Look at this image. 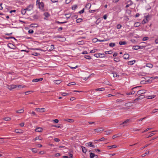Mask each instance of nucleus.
Returning <instances> with one entry per match:
<instances>
[{"mask_svg": "<svg viewBox=\"0 0 158 158\" xmlns=\"http://www.w3.org/2000/svg\"><path fill=\"white\" fill-rule=\"evenodd\" d=\"M36 5L41 10H43L44 7V3L43 2H40V0H37Z\"/></svg>", "mask_w": 158, "mask_h": 158, "instance_id": "f257e3e1", "label": "nucleus"}, {"mask_svg": "<svg viewBox=\"0 0 158 158\" xmlns=\"http://www.w3.org/2000/svg\"><path fill=\"white\" fill-rule=\"evenodd\" d=\"M17 87L19 88H20L21 87L22 88H23V87H21V86L20 85H9L8 86V89H10V90H12V89H14L15 88Z\"/></svg>", "mask_w": 158, "mask_h": 158, "instance_id": "f03ea898", "label": "nucleus"}, {"mask_svg": "<svg viewBox=\"0 0 158 158\" xmlns=\"http://www.w3.org/2000/svg\"><path fill=\"white\" fill-rule=\"evenodd\" d=\"M94 56L97 58H102L105 57V55L104 53H96Z\"/></svg>", "mask_w": 158, "mask_h": 158, "instance_id": "7ed1b4c3", "label": "nucleus"}, {"mask_svg": "<svg viewBox=\"0 0 158 158\" xmlns=\"http://www.w3.org/2000/svg\"><path fill=\"white\" fill-rule=\"evenodd\" d=\"M103 129L102 127H99L97 129H95L94 130V133H98L99 132H100L103 131Z\"/></svg>", "mask_w": 158, "mask_h": 158, "instance_id": "20e7f679", "label": "nucleus"}, {"mask_svg": "<svg viewBox=\"0 0 158 158\" xmlns=\"http://www.w3.org/2000/svg\"><path fill=\"white\" fill-rule=\"evenodd\" d=\"M146 92V90L145 89H141L137 91V95H141L143 94H145Z\"/></svg>", "mask_w": 158, "mask_h": 158, "instance_id": "39448f33", "label": "nucleus"}, {"mask_svg": "<svg viewBox=\"0 0 158 158\" xmlns=\"http://www.w3.org/2000/svg\"><path fill=\"white\" fill-rule=\"evenodd\" d=\"M140 87V86H138L132 88L130 92H131V94L132 95L134 94L135 92H136V91H135V89H137Z\"/></svg>", "mask_w": 158, "mask_h": 158, "instance_id": "423d86ee", "label": "nucleus"}, {"mask_svg": "<svg viewBox=\"0 0 158 158\" xmlns=\"http://www.w3.org/2000/svg\"><path fill=\"white\" fill-rule=\"evenodd\" d=\"M33 8V5H32L30 4V5H29L28 6H27V8H26L25 9L26 10H28V11H29L31 10H32Z\"/></svg>", "mask_w": 158, "mask_h": 158, "instance_id": "0eeeda50", "label": "nucleus"}, {"mask_svg": "<svg viewBox=\"0 0 158 158\" xmlns=\"http://www.w3.org/2000/svg\"><path fill=\"white\" fill-rule=\"evenodd\" d=\"M44 108H36L35 109V110L40 112H44L45 111Z\"/></svg>", "mask_w": 158, "mask_h": 158, "instance_id": "6e6552de", "label": "nucleus"}, {"mask_svg": "<svg viewBox=\"0 0 158 158\" xmlns=\"http://www.w3.org/2000/svg\"><path fill=\"white\" fill-rule=\"evenodd\" d=\"M131 120L130 119H127L125 121L123 122V123L124 124V125H123V127H124L125 126H127V123H129L130 121Z\"/></svg>", "mask_w": 158, "mask_h": 158, "instance_id": "1a4fd4ad", "label": "nucleus"}, {"mask_svg": "<svg viewBox=\"0 0 158 158\" xmlns=\"http://www.w3.org/2000/svg\"><path fill=\"white\" fill-rule=\"evenodd\" d=\"M85 145L86 146H89L93 148H94L95 147V146L94 145L92 144V142H89V143H86Z\"/></svg>", "mask_w": 158, "mask_h": 158, "instance_id": "9d476101", "label": "nucleus"}, {"mask_svg": "<svg viewBox=\"0 0 158 158\" xmlns=\"http://www.w3.org/2000/svg\"><path fill=\"white\" fill-rule=\"evenodd\" d=\"M133 102H129L125 104V106L127 107H129L133 106Z\"/></svg>", "mask_w": 158, "mask_h": 158, "instance_id": "9b49d317", "label": "nucleus"}, {"mask_svg": "<svg viewBox=\"0 0 158 158\" xmlns=\"http://www.w3.org/2000/svg\"><path fill=\"white\" fill-rule=\"evenodd\" d=\"M144 98V95H141L139 96L138 97L136 98L135 99L134 101L136 100H139L140 99H142Z\"/></svg>", "mask_w": 158, "mask_h": 158, "instance_id": "f8f14e48", "label": "nucleus"}, {"mask_svg": "<svg viewBox=\"0 0 158 158\" xmlns=\"http://www.w3.org/2000/svg\"><path fill=\"white\" fill-rule=\"evenodd\" d=\"M43 80V78H40L39 79H35L32 80V81L34 82H37L38 81H41Z\"/></svg>", "mask_w": 158, "mask_h": 158, "instance_id": "ddd939ff", "label": "nucleus"}, {"mask_svg": "<svg viewBox=\"0 0 158 158\" xmlns=\"http://www.w3.org/2000/svg\"><path fill=\"white\" fill-rule=\"evenodd\" d=\"M43 129L41 127H38L35 129V131L37 132H41L42 131Z\"/></svg>", "mask_w": 158, "mask_h": 158, "instance_id": "4468645a", "label": "nucleus"}, {"mask_svg": "<svg viewBox=\"0 0 158 158\" xmlns=\"http://www.w3.org/2000/svg\"><path fill=\"white\" fill-rule=\"evenodd\" d=\"M155 96H156L154 95H149L146 96V98L148 99H152L155 98Z\"/></svg>", "mask_w": 158, "mask_h": 158, "instance_id": "2eb2a0df", "label": "nucleus"}, {"mask_svg": "<svg viewBox=\"0 0 158 158\" xmlns=\"http://www.w3.org/2000/svg\"><path fill=\"white\" fill-rule=\"evenodd\" d=\"M135 61L134 60L128 62V65H131L135 63Z\"/></svg>", "mask_w": 158, "mask_h": 158, "instance_id": "dca6fc26", "label": "nucleus"}, {"mask_svg": "<svg viewBox=\"0 0 158 158\" xmlns=\"http://www.w3.org/2000/svg\"><path fill=\"white\" fill-rule=\"evenodd\" d=\"M54 83L57 85H58L60 84L61 82V80H55L53 81Z\"/></svg>", "mask_w": 158, "mask_h": 158, "instance_id": "f3484780", "label": "nucleus"}, {"mask_svg": "<svg viewBox=\"0 0 158 158\" xmlns=\"http://www.w3.org/2000/svg\"><path fill=\"white\" fill-rule=\"evenodd\" d=\"M140 47L139 46L136 45L133 47L132 49L134 50H137L140 49Z\"/></svg>", "mask_w": 158, "mask_h": 158, "instance_id": "a211bd4d", "label": "nucleus"}, {"mask_svg": "<svg viewBox=\"0 0 158 158\" xmlns=\"http://www.w3.org/2000/svg\"><path fill=\"white\" fill-rule=\"evenodd\" d=\"M24 110L23 109H21L16 111V112L19 114H21L23 113L24 112Z\"/></svg>", "mask_w": 158, "mask_h": 158, "instance_id": "6ab92c4d", "label": "nucleus"}, {"mask_svg": "<svg viewBox=\"0 0 158 158\" xmlns=\"http://www.w3.org/2000/svg\"><path fill=\"white\" fill-rule=\"evenodd\" d=\"M117 147V146H116L115 145H111V146H108L107 147H108V148L110 149L112 148H116Z\"/></svg>", "mask_w": 158, "mask_h": 158, "instance_id": "aec40b11", "label": "nucleus"}, {"mask_svg": "<svg viewBox=\"0 0 158 158\" xmlns=\"http://www.w3.org/2000/svg\"><path fill=\"white\" fill-rule=\"evenodd\" d=\"M81 148H82V152L83 153H85L87 152V150L83 146H81Z\"/></svg>", "mask_w": 158, "mask_h": 158, "instance_id": "412c9836", "label": "nucleus"}, {"mask_svg": "<svg viewBox=\"0 0 158 158\" xmlns=\"http://www.w3.org/2000/svg\"><path fill=\"white\" fill-rule=\"evenodd\" d=\"M105 90V89L104 88H97L95 89L96 91H104Z\"/></svg>", "mask_w": 158, "mask_h": 158, "instance_id": "4be33fe9", "label": "nucleus"}, {"mask_svg": "<svg viewBox=\"0 0 158 158\" xmlns=\"http://www.w3.org/2000/svg\"><path fill=\"white\" fill-rule=\"evenodd\" d=\"M123 57L125 59H128V58L129 57V55L128 54H125L124 55Z\"/></svg>", "mask_w": 158, "mask_h": 158, "instance_id": "5701e85b", "label": "nucleus"}, {"mask_svg": "<svg viewBox=\"0 0 158 158\" xmlns=\"http://www.w3.org/2000/svg\"><path fill=\"white\" fill-rule=\"evenodd\" d=\"M90 7H91V5H90L88 3V4H87L86 5V6L85 7V8L87 9L88 10L90 8Z\"/></svg>", "mask_w": 158, "mask_h": 158, "instance_id": "b1692460", "label": "nucleus"}, {"mask_svg": "<svg viewBox=\"0 0 158 158\" xmlns=\"http://www.w3.org/2000/svg\"><path fill=\"white\" fill-rule=\"evenodd\" d=\"M119 45H126L127 44V42L126 41H119Z\"/></svg>", "mask_w": 158, "mask_h": 158, "instance_id": "393cba45", "label": "nucleus"}, {"mask_svg": "<svg viewBox=\"0 0 158 158\" xmlns=\"http://www.w3.org/2000/svg\"><path fill=\"white\" fill-rule=\"evenodd\" d=\"M95 155L94 153H90L89 154V157L90 158H94Z\"/></svg>", "mask_w": 158, "mask_h": 158, "instance_id": "a878e982", "label": "nucleus"}, {"mask_svg": "<svg viewBox=\"0 0 158 158\" xmlns=\"http://www.w3.org/2000/svg\"><path fill=\"white\" fill-rule=\"evenodd\" d=\"M6 39H14L15 40H16V41H17V40L13 36H10V37H6Z\"/></svg>", "mask_w": 158, "mask_h": 158, "instance_id": "bb28decb", "label": "nucleus"}, {"mask_svg": "<svg viewBox=\"0 0 158 158\" xmlns=\"http://www.w3.org/2000/svg\"><path fill=\"white\" fill-rule=\"evenodd\" d=\"M55 49L54 46V45L52 44L50 46V48L49 49V51H51Z\"/></svg>", "mask_w": 158, "mask_h": 158, "instance_id": "cd10ccee", "label": "nucleus"}, {"mask_svg": "<svg viewBox=\"0 0 158 158\" xmlns=\"http://www.w3.org/2000/svg\"><path fill=\"white\" fill-rule=\"evenodd\" d=\"M77 8V6L76 5H73L72 7V9L73 10H74Z\"/></svg>", "mask_w": 158, "mask_h": 158, "instance_id": "c85d7f7f", "label": "nucleus"}, {"mask_svg": "<svg viewBox=\"0 0 158 158\" xmlns=\"http://www.w3.org/2000/svg\"><path fill=\"white\" fill-rule=\"evenodd\" d=\"M146 66L149 68H152L153 67V65L151 64H146Z\"/></svg>", "mask_w": 158, "mask_h": 158, "instance_id": "c756f323", "label": "nucleus"}, {"mask_svg": "<svg viewBox=\"0 0 158 158\" xmlns=\"http://www.w3.org/2000/svg\"><path fill=\"white\" fill-rule=\"evenodd\" d=\"M65 121H67L68 122H70V123H72L73 122L74 120L72 119H68L65 120Z\"/></svg>", "mask_w": 158, "mask_h": 158, "instance_id": "7c9ffc66", "label": "nucleus"}, {"mask_svg": "<svg viewBox=\"0 0 158 158\" xmlns=\"http://www.w3.org/2000/svg\"><path fill=\"white\" fill-rule=\"evenodd\" d=\"M3 119L5 121H9L11 119V118L10 117H5L3 118Z\"/></svg>", "mask_w": 158, "mask_h": 158, "instance_id": "2f4dec72", "label": "nucleus"}, {"mask_svg": "<svg viewBox=\"0 0 158 158\" xmlns=\"http://www.w3.org/2000/svg\"><path fill=\"white\" fill-rule=\"evenodd\" d=\"M26 10L25 9H23L21 10V13L23 15H24L26 13Z\"/></svg>", "mask_w": 158, "mask_h": 158, "instance_id": "473e14b6", "label": "nucleus"}, {"mask_svg": "<svg viewBox=\"0 0 158 158\" xmlns=\"http://www.w3.org/2000/svg\"><path fill=\"white\" fill-rule=\"evenodd\" d=\"M84 43V42L83 41H79L77 42V44L78 45H82Z\"/></svg>", "mask_w": 158, "mask_h": 158, "instance_id": "72a5a7b5", "label": "nucleus"}, {"mask_svg": "<svg viewBox=\"0 0 158 158\" xmlns=\"http://www.w3.org/2000/svg\"><path fill=\"white\" fill-rule=\"evenodd\" d=\"M147 16H146V18ZM148 22V20L146 18L145 19H143L142 22V24H144Z\"/></svg>", "mask_w": 158, "mask_h": 158, "instance_id": "f704fd0d", "label": "nucleus"}, {"mask_svg": "<svg viewBox=\"0 0 158 158\" xmlns=\"http://www.w3.org/2000/svg\"><path fill=\"white\" fill-rule=\"evenodd\" d=\"M56 23H58V24H63V23H67V21H65L64 22H60L59 21H56Z\"/></svg>", "mask_w": 158, "mask_h": 158, "instance_id": "c9c22d12", "label": "nucleus"}, {"mask_svg": "<svg viewBox=\"0 0 158 158\" xmlns=\"http://www.w3.org/2000/svg\"><path fill=\"white\" fill-rule=\"evenodd\" d=\"M115 46V43H111L109 44V46L110 47H113Z\"/></svg>", "mask_w": 158, "mask_h": 158, "instance_id": "e433bc0d", "label": "nucleus"}, {"mask_svg": "<svg viewBox=\"0 0 158 158\" xmlns=\"http://www.w3.org/2000/svg\"><path fill=\"white\" fill-rule=\"evenodd\" d=\"M157 111H158V109H155L153 110L151 113L152 114L154 113Z\"/></svg>", "mask_w": 158, "mask_h": 158, "instance_id": "4c0bfd02", "label": "nucleus"}, {"mask_svg": "<svg viewBox=\"0 0 158 158\" xmlns=\"http://www.w3.org/2000/svg\"><path fill=\"white\" fill-rule=\"evenodd\" d=\"M75 84H76V83L75 82H72L69 83L67 85L68 86H71V85H75Z\"/></svg>", "mask_w": 158, "mask_h": 158, "instance_id": "58836bf2", "label": "nucleus"}, {"mask_svg": "<svg viewBox=\"0 0 158 158\" xmlns=\"http://www.w3.org/2000/svg\"><path fill=\"white\" fill-rule=\"evenodd\" d=\"M44 15L46 17H48L50 15V14L47 12H45L44 14Z\"/></svg>", "mask_w": 158, "mask_h": 158, "instance_id": "ea45409f", "label": "nucleus"}, {"mask_svg": "<svg viewBox=\"0 0 158 158\" xmlns=\"http://www.w3.org/2000/svg\"><path fill=\"white\" fill-rule=\"evenodd\" d=\"M82 20V19L79 18V19H77L76 22H77V23H79L80 22H81Z\"/></svg>", "mask_w": 158, "mask_h": 158, "instance_id": "a19ab883", "label": "nucleus"}, {"mask_svg": "<svg viewBox=\"0 0 158 158\" xmlns=\"http://www.w3.org/2000/svg\"><path fill=\"white\" fill-rule=\"evenodd\" d=\"M32 55L34 56H37L40 55V54L36 52H34L32 53Z\"/></svg>", "mask_w": 158, "mask_h": 158, "instance_id": "79ce46f5", "label": "nucleus"}, {"mask_svg": "<svg viewBox=\"0 0 158 158\" xmlns=\"http://www.w3.org/2000/svg\"><path fill=\"white\" fill-rule=\"evenodd\" d=\"M32 152L34 153H36L37 152V150L35 148H32L31 149Z\"/></svg>", "mask_w": 158, "mask_h": 158, "instance_id": "37998d69", "label": "nucleus"}, {"mask_svg": "<svg viewBox=\"0 0 158 158\" xmlns=\"http://www.w3.org/2000/svg\"><path fill=\"white\" fill-rule=\"evenodd\" d=\"M114 60L115 62H118L120 61V60L118 58L115 57L114 58Z\"/></svg>", "mask_w": 158, "mask_h": 158, "instance_id": "c03bdc74", "label": "nucleus"}, {"mask_svg": "<svg viewBox=\"0 0 158 158\" xmlns=\"http://www.w3.org/2000/svg\"><path fill=\"white\" fill-rule=\"evenodd\" d=\"M149 151H148V152H146L145 153H144L142 155V157L145 156L146 155H147V154H148L149 153Z\"/></svg>", "mask_w": 158, "mask_h": 158, "instance_id": "a18cd8bd", "label": "nucleus"}, {"mask_svg": "<svg viewBox=\"0 0 158 158\" xmlns=\"http://www.w3.org/2000/svg\"><path fill=\"white\" fill-rule=\"evenodd\" d=\"M84 57L86 59H87L89 60V59H91V57L90 56H88V55L85 56Z\"/></svg>", "mask_w": 158, "mask_h": 158, "instance_id": "49530a36", "label": "nucleus"}, {"mask_svg": "<svg viewBox=\"0 0 158 158\" xmlns=\"http://www.w3.org/2000/svg\"><path fill=\"white\" fill-rule=\"evenodd\" d=\"M122 27V25L120 24H118L117 25V28L118 29H120Z\"/></svg>", "mask_w": 158, "mask_h": 158, "instance_id": "de8ad7c7", "label": "nucleus"}, {"mask_svg": "<svg viewBox=\"0 0 158 158\" xmlns=\"http://www.w3.org/2000/svg\"><path fill=\"white\" fill-rule=\"evenodd\" d=\"M65 16H66V18L67 19L69 18L71 16L70 14H66L65 15Z\"/></svg>", "mask_w": 158, "mask_h": 158, "instance_id": "09e8293b", "label": "nucleus"}, {"mask_svg": "<svg viewBox=\"0 0 158 158\" xmlns=\"http://www.w3.org/2000/svg\"><path fill=\"white\" fill-rule=\"evenodd\" d=\"M148 37H144L143 38V41H146L147 40H148Z\"/></svg>", "mask_w": 158, "mask_h": 158, "instance_id": "8fccbe9b", "label": "nucleus"}, {"mask_svg": "<svg viewBox=\"0 0 158 158\" xmlns=\"http://www.w3.org/2000/svg\"><path fill=\"white\" fill-rule=\"evenodd\" d=\"M111 133L110 131H106L105 133V135H108Z\"/></svg>", "mask_w": 158, "mask_h": 158, "instance_id": "3c124183", "label": "nucleus"}, {"mask_svg": "<svg viewBox=\"0 0 158 158\" xmlns=\"http://www.w3.org/2000/svg\"><path fill=\"white\" fill-rule=\"evenodd\" d=\"M29 34H32L34 32V31L33 30L30 29L28 31Z\"/></svg>", "mask_w": 158, "mask_h": 158, "instance_id": "603ef678", "label": "nucleus"}, {"mask_svg": "<svg viewBox=\"0 0 158 158\" xmlns=\"http://www.w3.org/2000/svg\"><path fill=\"white\" fill-rule=\"evenodd\" d=\"M134 26L135 27H138L139 26V23H136L134 24Z\"/></svg>", "mask_w": 158, "mask_h": 158, "instance_id": "864d4df0", "label": "nucleus"}, {"mask_svg": "<svg viewBox=\"0 0 158 158\" xmlns=\"http://www.w3.org/2000/svg\"><path fill=\"white\" fill-rule=\"evenodd\" d=\"M31 49L33 50H41V51L42 50V49H40V48H31Z\"/></svg>", "mask_w": 158, "mask_h": 158, "instance_id": "5fc2aeb1", "label": "nucleus"}, {"mask_svg": "<svg viewBox=\"0 0 158 158\" xmlns=\"http://www.w3.org/2000/svg\"><path fill=\"white\" fill-rule=\"evenodd\" d=\"M84 12V8H83L79 12V14H81L83 13Z\"/></svg>", "mask_w": 158, "mask_h": 158, "instance_id": "6e6d98bb", "label": "nucleus"}, {"mask_svg": "<svg viewBox=\"0 0 158 158\" xmlns=\"http://www.w3.org/2000/svg\"><path fill=\"white\" fill-rule=\"evenodd\" d=\"M151 129H152V128H147L146 130H145L144 131H143L142 133H144L148 131H149V130Z\"/></svg>", "mask_w": 158, "mask_h": 158, "instance_id": "4d7b16f0", "label": "nucleus"}, {"mask_svg": "<svg viewBox=\"0 0 158 158\" xmlns=\"http://www.w3.org/2000/svg\"><path fill=\"white\" fill-rule=\"evenodd\" d=\"M154 135H155V134L154 133H151V134H150V135L148 136L147 137V138H148Z\"/></svg>", "mask_w": 158, "mask_h": 158, "instance_id": "13d9d810", "label": "nucleus"}, {"mask_svg": "<svg viewBox=\"0 0 158 158\" xmlns=\"http://www.w3.org/2000/svg\"><path fill=\"white\" fill-rule=\"evenodd\" d=\"M54 140L55 142H58L60 141V140L59 139L57 138H55L54 139Z\"/></svg>", "mask_w": 158, "mask_h": 158, "instance_id": "bf43d9fd", "label": "nucleus"}, {"mask_svg": "<svg viewBox=\"0 0 158 158\" xmlns=\"http://www.w3.org/2000/svg\"><path fill=\"white\" fill-rule=\"evenodd\" d=\"M68 93H62V95H63V96H65L66 95H68Z\"/></svg>", "mask_w": 158, "mask_h": 158, "instance_id": "052dcab7", "label": "nucleus"}, {"mask_svg": "<svg viewBox=\"0 0 158 158\" xmlns=\"http://www.w3.org/2000/svg\"><path fill=\"white\" fill-rule=\"evenodd\" d=\"M77 16L76 15H74L72 17V18L73 19H77Z\"/></svg>", "mask_w": 158, "mask_h": 158, "instance_id": "680f3d73", "label": "nucleus"}, {"mask_svg": "<svg viewBox=\"0 0 158 158\" xmlns=\"http://www.w3.org/2000/svg\"><path fill=\"white\" fill-rule=\"evenodd\" d=\"M105 139L104 137H102L99 139V141H102L104 140Z\"/></svg>", "mask_w": 158, "mask_h": 158, "instance_id": "e2e57ef3", "label": "nucleus"}, {"mask_svg": "<svg viewBox=\"0 0 158 158\" xmlns=\"http://www.w3.org/2000/svg\"><path fill=\"white\" fill-rule=\"evenodd\" d=\"M15 132L16 133H21V132L19 131V130L18 129H16L15 130Z\"/></svg>", "mask_w": 158, "mask_h": 158, "instance_id": "0e129e2a", "label": "nucleus"}, {"mask_svg": "<svg viewBox=\"0 0 158 158\" xmlns=\"http://www.w3.org/2000/svg\"><path fill=\"white\" fill-rule=\"evenodd\" d=\"M90 76H91V75H89V76L88 77H87L84 78L83 80H85V81L87 80L89 78V77H90Z\"/></svg>", "mask_w": 158, "mask_h": 158, "instance_id": "69168bd1", "label": "nucleus"}, {"mask_svg": "<svg viewBox=\"0 0 158 158\" xmlns=\"http://www.w3.org/2000/svg\"><path fill=\"white\" fill-rule=\"evenodd\" d=\"M53 121L55 123H58L59 122V120L57 119H55L53 120Z\"/></svg>", "mask_w": 158, "mask_h": 158, "instance_id": "338daca9", "label": "nucleus"}, {"mask_svg": "<svg viewBox=\"0 0 158 158\" xmlns=\"http://www.w3.org/2000/svg\"><path fill=\"white\" fill-rule=\"evenodd\" d=\"M107 15H103V18L104 19H107Z\"/></svg>", "mask_w": 158, "mask_h": 158, "instance_id": "774afa93", "label": "nucleus"}]
</instances>
